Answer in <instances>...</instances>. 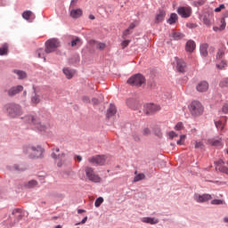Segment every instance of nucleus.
Here are the masks:
<instances>
[{
  "mask_svg": "<svg viewBox=\"0 0 228 228\" xmlns=\"http://www.w3.org/2000/svg\"><path fill=\"white\" fill-rule=\"evenodd\" d=\"M25 120L41 133H47V131L51 129V124L44 121V119L40 118L38 116H27L25 117Z\"/></svg>",
  "mask_w": 228,
  "mask_h": 228,
  "instance_id": "f257e3e1",
  "label": "nucleus"
},
{
  "mask_svg": "<svg viewBox=\"0 0 228 228\" xmlns=\"http://www.w3.org/2000/svg\"><path fill=\"white\" fill-rule=\"evenodd\" d=\"M4 110L12 118H15L22 115V108H20V105L16 103H7L4 106Z\"/></svg>",
  "mask_w": 228,
  "mask_h": 228,
  "instance_id": "f03ea898",
  "label": "nucleus"
},
{
  "mask_svg": "<svg viewBox=\"0 0 228 228\" xmlns=\"http://www.w3.org/2000/svg\"><path fill=\"white\" fill-rule=\"evenodd\" d=\"M85 174L86 177L88 181H91V183H101V181H102V178L95 172V169L90 166L85 167Z\"/></svg>",
  "mask_w": 228,
  "mask_h": 228,
  "instance_id": "7ed1b4c3",
  "label": "nucleus"
},
{
  "mask_svg": "<svg viewBox=\"0 0 228 228\" xmlns=\"http://www.w3.org/2000/svg\"><path fill=\"white\" fill-rule=\"evenodd\" d=\"M190 112L193 117H200L204 113V106L200 102L194 101L190 104L189 107Z\"/></svg>",
  "mask_w": 228,
  "mask_h": 228,
  "instance_id": "20e7f679",
  "label": "nucleus"
},
{
  "mask_svg": "<svg viewBox=\"0 0 228 228\" xmlns=\"http://www.w3.org/2000/svg\"><path fill=\"white\" fill-rule=\"evenodd\" d=\"M60 40L56 38L48 39L45 42V53L46 54H51V53L56 52L58 47H60Z\"/></svg>",
  "mask_w": 228,
  "mask_h": 228,
  "instance_id": "39448f33",
  "label": "nucleus"
},
{
  "mask_svg": "<svg viewBox=\"0 0 228 228\" xmlns=\"http://www.w3.org/2000/svg\"><path fill=\"white\" fill-rule=\"evenodd\" d=\"M127 84L131 85V86H142L145 85V77L142 74H135L128 78Z\"/></svg>",
  "mask_w": 228,
  "mask_h": 228,
  "instance_id": "423d86ee",
  "label": "nucleus"
},
{
  "mask_svg": "<svg viewBox=\"0 0 228 228\" xmlns=\"http://www.w3.org/2000/svg\"><path fill=\"white\" fill-rule=\"evenodd\" d=\"M106 161H108V157L104 155H97L88 159L91 165H96L97 167H103V165H106Z\"/></svg>",
  "mask_w": 228,
  "mask_h": 228,
  "instance_id": "0eeeda50",
  "label": "nucleus"
},
{
  "mask_svg": "<svg viewBox=\"0 0 228 228\" xmlns=\"http://www.w3.org/2000/svg\"><path fill=\"white\" fill-rule=\"evenodd\" d=\"M43 152L44 150L40 146H30L27 149V154H28L29 158H32V159H35V158H41Z\"/></svg>",
  "mask_w": 228,
  "mask_h": 228,
  "instance_id": "6e6552de",
  "label": "nucleus"
},
{
  "mask_svg": "<svg viewBox=\"0 0 228 228\" xmlns=\"http://www.w3.org/2000/svg\"><path fill=\"white\" fill-rule=\"evenodd\" d=\"M60 152L59 148H55L54 151L52 153V158L53 159H56L57 161V167H63V164L65 163V160H63V158H65V153L58 154Z\"/></svg>",
  "mask_w": 228,
  "mask_h": 228,
  "instance_id": "1a4fd4ad",
  "label": "nucleus"
},
{
  "mask_svg": "<svg viewBox=\"0 0 228 228\" xmlns=\"http://www.w3.org/2000/svg\"><path fill=\"white\" fill-rule=\"evenodd\" d=\"M177 13L183 19H188L191 15V7L190 6H182L177 9Z\"/></svg>",
  "mask_w": 228,
  "mask_h": 228,
  "instance_id": "9d476101",
  "label": "nucleus"
},
{
  "mask_svg": "<svg viewBox=\"0 0 228 228\" xmlns=\"http://www.w3.org/2000/svg\"><path fill=\"white\" fill-rule=\"evenodd\" d=\"M159 106L152 103L146 104L144 106V113L146 115H152V113H156V111H159Z\"/></svg>",
  "mask_w": 228,
  "mask_h": 228,
  "instance_id": "9b49d317",
  "label": "nucleus"
},
{
  "mask_svg": "<svg viewBox=\"0 0 228 228\" xmlns=\"http://www.w3.org/2000/svg\"><path fill=\"white\" fill-rule=\"evenodd\" d=\"M196 90L197 92H200L201 94L204 92H208V90H209V83H208V81L199 82L196 86Z\"/></svg>",
  "mask_w": 228,
  "mask_h": 228,
  "instance_id": "f8f14e48",
  "label": "nucleus"
},
{
  "mask_svg": "<svg viewBox=\"0 0 228 228\" xmlns=\"http://www.w3.org/2000/svg\"><path fill=\"white\" fill-rule=\"evenodd\" d=\"M211 199H213V197L211 196V194H195L194 195V200H196V202H208V200H211Z\"/></svg>",
  "mask_w": 228,
  "mask_h": 228,
  "instance_id": "ddd939ff",
  "label": "nucleus"
},
{
  "mask_svg": "<svg viewBox=\"0 0 228 228\" xmlns=\"http://www.w3.org/2000/svg\"><path fill=\"white\" fill-rule=\"evenodd\" d=\"M24 90V87L22 86H17L11 87L7 94L10 97H13V95H17V94H20V92H22Z\"/></svg>",
  "mask_w": 228,
  "mask_h": 228,
  "instance_id": "4468645a",
  "label": "nucleus"
},
{
  "mask_svg": "<svg viewBox=\"0 0 228 228\" xmlns=\"http://www.w3.org/2000/svg\"><path fill=\"white\" fill-rule=\"evenodd\" d=\"M176 69L178 72H186V62L181 59H176Z\"/></svg>",
  "mask_w": 228,
  "mask_h": 228,
  "instance_id": "2eb2a0df",
  "label": "nucleus"
},
{
  "mask_svg": "<svg viewBox=\"0 0 228 228\" xmlns=\"http://www.w3.org/2000/svg\"><path fill=\"white\" fill-rule=\"evenodd\" d=\"M63 74L66 76L67 79H72L74 77V74H76V71L74 69L64 68L62 69Z\"/></svg>",
  "mask_w": 228,
  "mask_h": 228,
  "instance_id": "dca6fc26",
  "label": "nucleus"
},
{
  "mask_svg": "<svg viewBox=\"0 0 228 228\" xmlns=\"http://www.w3.org/2000/svg\"><path fill=\"white\" fill-rule=\"evenodd\" d=\"M142 222H143V224H151V225H156V224H159V220L154 217H143Z\"/></svg>",
  "mask_w": 228,
  "mask_h": 228,
  "instance_id": "f3484780",
  "label": "nucleus"
},
{
  "mask_svg": "<svg viewBox=\"0 0 228 228\" xmlns=\"http://www.w3.org/2000/svg\"><path fill=\"white\" fill-rule=\"evenodd\" d=\"M165 15H167L165 11H159L155 17L156 24H159V22H163V20H165Z\"/></svg>",
  "mask_w": 228,
  "mask_h": 228,
  "instance_id": "a211bd4d",
  "label": "nucleus"
},
{
  "mask_svg": "<svg viewBox=\"0 0 228 228\" xmlns=\"http://www.w3.org/2000/svg\"><path fill=\"white\" fill-rule=\"evenodd\" d=\"M195 47H196L195 42L192 40H189L186 43L185 51H187L188 53H193V51H195Z\"/></svg>",
  "mask_w": 228,
  "mask_h": 228,
  "instance_id": "6ab92c4d",
  "label": "nucleus"
},
{
  "mask_svg": "<svg viewBox=\"0 0 228 228\" xmlns=\"http://www.w3.org/2000/svg\"><path fill=\"white\" fill-rule=\"evenodd\" d=\"M81 15H83V11L81 9H73L70 12V17H72V19H79Z\"/></svg>",
  "mask_w": 228,
  "mask_h": 228,
  "instance_id": "aec40b11",
  "label": "nucleus"
},
{
  "mask_svg": "<svg viewBox=\"0 0 228 228\" xmlns=\"http://www.w3.org/2000/svg\"><path fill=\"white\" fill-rule=\"evenodd\" d=\"M12 72L17 74L18 79H26V77H28V74L20 69H14Z\"/></svg>",
  "mask_w": 228,
  "mask_h": 228,
  "instance_id": "412c9836",
  "label": "nucleus"
},
{
  "mask_svg": "<svg viewBox=\"0 0 228 228\" xmlns=\"http://www.w3.org/2000/svg\"><path fill=\"white\" fill-rule=\"evenodd\" d=\"M117 113V107L115 105L110 104V108L107 110V117L110 118V117H113Z\"/></svg>",
  "mask_w": 228,
  "mask_h": 228,
  "instance_id": "4be33fe9",
  "label": "nucleus"
},
{
  "mask_svg": "<svg viewBox=\"0 0 228 228\" xmlns=\"http://www.w3.org/2000/svg\"><path fill=\"white\" fill-rule=\"evenodd\" d=\"M208 142L213 147H222V139H211Z\"/></svg>",
  "mask_w": 228,
  "mask_h": 228,
  "instance_id": "5701e85b",
  "label": "nucleus"
},
{
  "mask_svg": "<svg viewBox=\"0 0 228 228\" xmlns=\"http://www.w3.org/2000/svg\"><path fill=\"white\" fill-rule=\"evenodd\" d=\"M8 54V44L4 43L0 47V56H6Z\"/></svg>",
  "mask_w": 228,
  "mask_h": 228,
  "instance_id": "b1692460",
  "label": "nucleus"
},
{
  "mask_svg": "<svg viewBox=\"0 0 228 228\" xmlns=\"http://www.w3.org/2000/svg\"><path fill=\"white\" fill-rule=\"evenodd\" d=\"M225 26H226L225 19L223 18V19H221L220 27H214L213 29H214V31H224V29H225Z\"/></svg>",
  "mask_w": 228,
  "mask_h": 228,
  "instance_id": "393cba45",
  "label": "nucleus"
},
{
  "mask_svg": "<svg viewBox=\"0 0 228 228\" xmlns=\"http://www.w3.org/2000/svg\"><path fill=\"white\" fill-rule=\"evenodd\" d=\"M34 89V95L31 97V102L33 104H38V102H40V95L37 94V91L35 90V87H33Z\"/></svg>",
  "mask_w": 228,
  "mask_h": 228,
  "instance_id": "a878e982",
  "label": "nucleus"
},
{
  "mask_svg": "<svg viewBox=\"0 0 228 228\" xmlns=\"http://www.w3.org/2000/svg\"><path fill=\"white\" fill-rule=\"evenodd\" d=\"M208 47H209V45L208 44H203L200 45V53L202 54V56H208Z\"/></svg>",
  "mask_w": 228,
  "mask_h": 228,
  "instance_id": "bb28decb",
  "label": "nucleus"
},
{
  "mask_svg": "<svg viewBox=\"0 0 228 228\" xmlns=\"http://www.w3.org/2000/svg\"><path fill=\"white\" fill-rule=\"evenodd\" d=\"M177 19L178 17L175 13H171L169 19L167 20V22L171 25L175 24V22H177Z\"/></svg>",
  "mask_w": 228,
  "mask_h": 228,
  "instance_id": "cd10ccee",
  "label": "nucleus"
},
{
  "mask_svg": "<svg viewBox=\"0 0 228 228\" xmlns=\"http://www.w3.org/2000/svg\"><path fill=\"white\" fill-rule=\"evenodd\" d=\"M37 56L38 58H43L44 61H45V54H47V53H45V49L44 50L43 48H39L37 51Z\"/></svg>",
  "mask_w": 228,
  "mask_h": 228,
  "instance_id": "c85d7f7f",
  "label": "nucleus"
},
{
  "mask_svg": "<svg viewBox=\"0 0 228 228\" xmlns=\"http://www.w3.org/2000/svg\"><path fill=\"white\" fill-rule=\"evenodd\" d=\"M172 37L174 38V40H181L182 38H184V34L181 32H174L172 34Z\"/></svg>",
  "mask_w": 228,
  "mask_h": 228,
  "instance_id": "c756f323",
  "label": "nucleus"
},
{
  "mask_svg": "<svg viewBox=\"0 0 228 228\" xmlns=\"http://www.w3.org/2000/svg\"><path fill=\"white\" fill-rule=\"evenodd\" d=\"M220 88H228V77L223 78L219 82Z\"/></svg>",
  "mask_w": 228,
  "mask_h": 228,
  "instance_id": "7c9ffc66",
  "label": "nucleus"
},
{
  "mask_svg": "<svg viewBox=\"0 0 228 228\" xmlns=\"http://www.w3.org/2000/svg\"><path fill=\"white\" fill-rule=\"evenodd\" d=\"M12 215L17 216L18 218H22V210L20 208H15L12 210Z\"/></svg>",
  "mask_w": 228,
  "mask_h": 228,
  "instance_id": "2f4dec72",
  "label": "nucleus"
},
{
  "mask_svg": "<svg viewBox=\"0 0 228 228\" xmlns=\"http://www.w3.org/2000/svg\"><path fill=\"white\" fill-rule=\"evenodd\" d=\"M31 15H33V12L31 11H25L22 13V17L23 19H25L26 20H29V18L31 17Z\"/></svg>",
  "mask_w": 228,
  "mask_h": 228,
  "instance_id": "473e14b6",
  "label": "nucleus"
},
{
  "mask_svg": "<svg viewBox=\"0 0 228 228\" xmlns=\"http://www.w3.org/2000/svg\"><path fill=\"white\" fill-rule=\"evenodd\" d=\"M216 127L219 130V131H224V124L219 120V121H216L215 122Z\"/></svg>",
  "mask_w": 228,
  "mask_h": 228,
  "instance_id": "72a5a7b5",
  "label": "nucleus"
},
{
  "mask_svg": "<svg viewBox=\"0 0 228 228\" xmlns=\"http://www.w3.org/2000/svg\"><path fill=\"white\" fill-rule=\"evenodd\" d=\"M102 202H104V199L102 197L96 199L94 202L95 208H101V204H102Z\"/></svg>",
  "mask_w": 228,
  "mask_h": 228,
  "instance_id": "f704fd0d",
  "label": "nucleus"
},
{
  "mask_svg": "<svg viewBox=\"0 0 228 228\" xmlns=\"http://www.w3.org/2000/svg\"><path fill=\"white\" fill-rule=\"evenodd\" d=\"M38 184V183L35 180H31L27 183V188H35L37 185Z\"/></svg>",
  "mask_w": 228,
  "mask_h": 228,
  "instance_id": "c9c22d12",
  "label": "nucleus"
},
{
  "mask_svg": "<svg viewBox=\"0 0 228 228\" xmlns=\"http://www.w3.org/2000/svg\"><path fill=\"white\" fill-rule=\"evenodd\" d=\"M142 179H145V175L139 174L134 178V183H138V181H142Z\"/></svg>",
  "mask_w": 228,
  "mask_h": 228,
  "instance_id": "e433bc0d",
  "label": "nucleus"
},
{
  "mask_svg": "<svg viewBox=\"0 0 228 228\" xmlns=\"http://www.w3.org/2000/svg\"><path fill=\"white\" fill-rule=\"evenodd\" d=\"M211 204H212L213 206H220V205H222V204H225V202H224V200H213L211 201Z\"/></svg>",
  "mask_w": 228,
  "mask_h": 228,
  "instance_id": "4c0bfd02",
  "label": "nucleus"
},
{
  "mask_svg": "<svg viewBox=\"0 0 228 228\" xmlns=\"http://www.w3.org/2000/svg\"><path fill=\"white\" fill-rule=\"evenodd\" d=\"M217 69L222 70L223 69H225L227 67V62L225 61H222L219 64H216Z\"/></svg>",
  "mask_w": 228,
  "mask_h": 228,
  "instance_id": "58836bf2",
  "label": "nucleus"
},
{
  "mask_svg": "<svg viewBox=\"0 0 228 228\" xmlns=\"http://www.w3.org/2000/svg\"><path fill=\"white\" fill-rule=\"evenodd\" d=\"M225 55V51L224 49L219 50L217 54H216V58L217 60H222V58H224V56Z\"/></svg>",
  "mask_w": 228,
  "mask_h": 228,
  "instance_id": "ea45409f",
  "label": "nucleus"
},
{
  "mask_svg": "<svg viewBox=\"0 0 228 228\" xmlns=\"http://www.w3.org/2000/svg\"><path fill=\"white\" fill-rule=\"evenodd\" d=\"M142 136H149L151 134V129L149 127H145L142 130Z\"/></svg>",
  "mask_w": 228,
  "mask_h": 228,
  "instance_id": "a19ab883",
  "label": "nucleus"
},
{
  "mask_svg": "<svg viewBox=\"0 0 228 228\" xmlns=\"http://www.w3.org/2000/svg\"><path fill=\"white\" fill-rule=\"evenodd\" d=\"M79 42H81V39L79 37L73 39L71 41V47H76V45H77V44H79Z\"/></svg>",
  "mask_w": 228,
  "mask_h": 228,
  "instance_id": "79ce46f5",
  "label": "nucleus"
},
{
  "mask_svg": "<svg viewBox=\"0 0 228 228\" xmlns=\"http://www.w3.org/2000/svg\"><path fill=\"white\" fill-rule=\"evenodd\" d=\"M222 10H225V5H224V4H220L219 7H216V8L215 9V12H216V13H219V12H222Z\"/></svg>",
  "mask_w": 228,
  "mask_h": 228,
  "instance_id": "37998d69",
  "label": "nucleus"
},
{
  "mask_svg": "<svg viewBox=\"0 0 228 228\" xmlns=\"http://www.w3.org/2000/svg\"><path fill=\"white\" fill-rule=\"evenodd\" d=\"M208 0H200V1H195L194 4L195 6H202Z\"/></svg>",
  "mask_w": 228,
  "mask_h": 228,
  "instance_id": "c03bdc74",
  "label": "nucleus"
},
{
  "mask_svg": "<svg viewBox=\"0 0 228 228\" xmlns=\"http://www.w3.org/2000/svg\"><path fill=\"white\" fill-rule=\"evenodd\" d=\"M97 49H99L100 51H102V50L106 49V44H104V43H99V44L97 45Z\"/></svg>",
  "mask_w": 228,
  "mask_h": 228,
  "instance_id": "a18cd8bd",
  "label": "nucleus"
},
{
  "mask_svg": "<svg viewBox=\"0 0 228 228\" xmlns=\"http://www.w3.org/2000/svg\"><path fill=\"white\" fill-rule=\"evenodd\" d=\"M175 129L176 131H181V129H183V123L182 122L177 123L176 126H175Z\"/></svg>",
  "mask_w": 228,
  "mask_h": 228,
  "instance_id": "49530a36",
  "label": "nucleus"
},
{
  "mask_svg": "<svg viewBox=\"0 0 228 228\" xmlns=\"http://www.w3.org/2000/svg\"><path fill=\"white\" fill-rule=\"evenodd\" d=\"M169 138H171V140H174V138L177 137V134H175V132L171 131L169 132Z\"/></svg>",
  "mask_w": 228,
  "mask_h": 228,
  "instance_id": "de8ad7c7",
  "label": "nucleus"
},
{
  "mask_svg": "<svg viewBox=\"0 0 228 228\" xmlns=\"http://www.w3.org/2000/svg\"><path fill=\"white\" fill-rule=\"evenodd\" d=\"M129 42H131V41L125 40L122 42L121 45H122L123 49H125V47H127L129 45Z\"/></svg>",
  "mask_w": 228,
  "mask_h": 228,
  "instance_id": "09e8293b",
  "label": "nucleus"
},
{
  "mask_svg": "<svg viewBox=\"0 0 228 228\" xmlns=\"http://www.w3.org/2000/svg\"><path fill=\"white\" fill-rule=\"evenodd\" d=\"M220 172H223L224 174H228V167H221L219 168Z\"/></svg>",
  "mask_w": 228,
  "mask_h": 228,
  "instance_id": "8fccbe9b",
  "label": "nucleus"
},
{
  "mask_svg": "<svg viewBox=\"0 0 228 228\" xmlns=\"http://www.w3.org/2000/svg\"><path fill=\"white\" fill-rule=\"evenodd\" d=\"M203 144L200 142H196L195 143V149H202Z\"/></svg>",
  "mask_w": 228,
  "mask_h": 228,
  "instance_id": "3c124183",
  "label": "nucleus"
},
{
  "mask_svg": "<svg viewBox=\"0 0 228 228\" xmlns=\"http://www.w3.org/2000/svg\"><path fill=\"white\" fill-rule=\"evenodd\" d=\"M82 101H83V102H86V104H88V102H90V97H88V96H84V97L82 98Z\"/></svg>",
  "mask_w": 228,
  "mask_h": 228,
  "instance_id": "603ef678",
  "label": "nucleus"
},
{
  "mask_svg": "<svg viewBox=\"0 0 228 228\" xmlns=\"http://www.w3.org/2000/svg\"><path fill=\"white\" fill-rule=\"evenodd\" d=\"M12 168H13V170H17L18 172L24 171V168L19 167L17 165H14Z\"/></svg>",
  "mask_w": 228,
  "mask_h": 228,
  "instance_id": "864d4df0",
  "label": "nucleus"
},
{
  "mask_svg": "<svg viewBox=\"0 0 228 228\" xmlns=\"http://www.w3.org/2000/svg\"><path fill=\"white\" fill-rule=\"evenodd\" d=\"M88 220V216L84 217V219L80 223H77L76 225H81V224H86V221Z\"/></svg>",
  "mask_w": 228,
  "mask_h": 228,
  "instance_id": "5fc2aeb1",
  "label": "nucleus"
},
{
  "mask_svg": "<svg viewBox=\"0 0 228 228\" xmlns=\"http://www.w3.org/2000/svg\"><path fill=\"white\" fill-rule=\"evenodd\" d=\"M223 112H224V113H228V103H225V104L223 106Z\"/></svg>",
  "mask_w": 228,
  "mask_h": 228,
  "instance_id": "6e6d98bb",
  "label": "nucleus"
},
{
  "mask_svg": "<svg viewBox=\"0 0 228 228\" xmlns=\"http://www.w3.org/2000/svg\"><path fill=\"white\" fill-rule=\"evenodd\" d=\"M187 27H189L191 29H192L193 28H197V24L191 23V24L187 25Z\"/></svg>",
  "mask_w": 228,
  "mask_h": 228,
  "instance_id": "4d7b16f0",
  "label": "nucleus"
},
{
  "mask_svg": "<svg viewBox=\"0 0 228 228\" xmlns=\"http://www.w3.org/2000/svg\"><path fill=\"white\" fill-rule=\"evenodd\" d=\"M131 29L130 28H126L125 31H124V36L125 37H127V35H129V31H130Z\"/></svg>",
  "mask_w": 228,
  "mask_h": 228,
  "instance_id": "13d9d810",
  "label": "nucleus"
},
{
  "mask_svg": "<svg viewBox=\"0 0 228 228\" xmlns=\"http://www.w3.org/2000/svg\"><path fill=\"white\" fill-rule=\"evenodd\" d=\"M135 26L134 23H131L128 29H134Z\"/></svg>",
  "mask_w": 228,
  "mask_h": 228,
  "instance_id": "bf43d9fd",
  "label": "nucleus"
},
{
  "mask_svg": "<svg viewBox=\"0 0 228 228\" xmlns=\"http://www.w3.org/2000/svg\"><path fill=\"white\" fill-rule=\"evenodd\" d=\"M180 140H182V142H184V140H186V135L184 134L181 135Z\"/></svg>",
  "mask_w": 228,
  "mask_h": 228,
  "instance_id": "052dcab7",
  "label": "nucleus"
},
{
  "mask_svg": "<svg viewBox=\"0 0 228 228\" xmlns=\"http://www.w3.org/2000/svg\"><path fill=\"white\" fill-rule=\"evenodd\" d=\"M76 158L77 161H83V158L81 156L77 155Z\"/></svg>",
  "mask_w": 228,
  "mask_h": 228,
  "instance_id": "680f3d73",
  "label": "nucleus"
},
{
  "mask_svg": "<svg viewBox=\"0 0 228 228\" xmlns=\"http://www.w3.org/2000/svg\"><path fill=\"white\" fill-rule=\"evenodd\" d=\"M89 19H90L91 20H95V16H94V14H90V15H89Z\"/></svg>",
  "mask_w": 228,
  "mask_h": 228,
  "instance_id": "e2e57ef3",
  "label": "nucleus"
},
{
  "mask_svg": "<svg viewBox=\"0 0 228 228\" xmlns=\"http://www.w3.org/2000/svg\"><path fill=\"white\" fill-rule=\"evenodd\" d=\"M177 145H183V141L180 139L176 142Z\"/></svg>",
  "mask_w": 228,
  "mask_h": 228,
  "instance_id": "0e129e2a",
  "label": "nucleus"
},
{
  "mask_svg": "<svg viewBox=\"0 0 228 228\" xmlns=\"http://www.w3.org/2000/svg\"><path fill=\"white\" fill-rule=\"evenodd\" d=\"M77 213H78L79 215H81V213H85V210H84V209H78V210H77Z\"/></svg>",
  "mask_w": 228,
  "mask_h": 228,
  "instance_id": "69168bd1",
  "label": "nucleus"
},
{
  "mask_svg": "<svg viewBox=\"0 0 228 228\" xmlns=\"http://www.w3.org/2000/svg\"><path fill=\"white\" fill-rule=\"evenodd\" d=\"M224 224H228V217H224Z\"/></svg>",
  "mask_w": 228,
  "mask_h": 228,
  "instance_id": "338daca9",
  "label": "nucleus"
},
{
  "mask_svg": "<svg viewBox=\"0 0 228 228\" xmlns=\"http://www.w3.org/2000/svg\"><path fill=\"white\" fill-rule=\"evenodd\" d=\"M135 142H140V137L136 136L134 137Z\"/></svg>",
  "mask_w": 228,
  "mask_h": 228,
  "instance_id": "774afa93",
  "label": "nucleus"
}]
</instances>
